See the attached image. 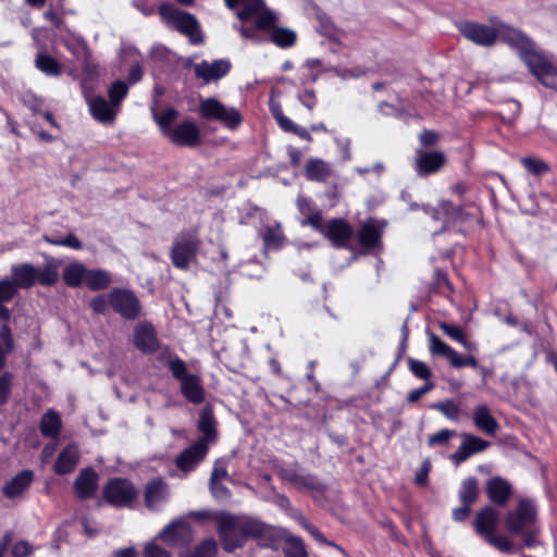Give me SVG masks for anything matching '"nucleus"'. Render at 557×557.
<instances>
[{
  "instance_id": "f8f14e48",
  "label": "nucleus",
  "mask_w": 557,
  "mask_h": 557,
  "mask_svg": "<svg viewBox=\"0 0 557 557\" xmlns=\"http://www.w3.org/2000/svg\"><path fill=\"white\" fill-rule=\"evenodd\" d=\"M446 163L447 158L443 151L419 148L414 152L413 170L420 177L438 173Z\"/></svg>"
},
{
  "instance_id": "e433bc0d",
  "label": "nucleus",
  "mask_w": 557,
  "mask_h": 557,
  "mask_svg": "<svg viewBox=\"0 0 557 557\" xmlns=\"http://www.w3.org/2000/svg\"><path fill=\"white\" fill-rule=\"evenodd\" d=\"M40 433L44 437H58L62 429V420L58 411L49 409L40 419Z\"/></svg>"
},
{
  "instance_id": "9d476101",
  "label": "nucleus",
  "mask_w": 557,
  "mask_h": 557,
  "mask_svg": "<svg viewBox=\"0 0 557 557\" xmlns=\"http://www.w3.org/2000/svg\"><path fill=\"white\" fill-rule=\"evenodd\" d=\"M109 304L113 311L125 320L133 321L140 317L141 305L132 290L113 288L109 293Z\"/></svg>"
},
{
  "instance_id": "a211bd4d",
  "label": "nucleus",
  "mask_w": 557,
  "mask_h": 557,
  "mask_svg": "<svg viewBox=\"0 0 557 557\" xmlns=\"http://www.w3.org/2000/svg\"><path fill=\"white\" fill-rule=\"evenodd\" d=\"M208 453L209 446L196 441L176 456L175 466L183 472L194 471L205 460Z\"/></svg>"
},
{
  "instance_id": "7c9ffc66",
  "label": "nucleus",
  "mask_w": 557,
  "mask_h": 557,
  "mask_svg": "<svg viewBox=\"0 0 557 557\" xmlns=\"http://www.w3.org/2000/svg\"><path fill=\"white\" fill-rule=\"evenodd\" d=\"M33 481L34 472L28 469L22 470L3 485L2 494L10 499L16 498L30 487Z\"/></svg>"
},
{
  "instance_id": "9b49d317",
  "label": "nucleus",
  "mask_w": 557,
  "mask_h": 557,
  "mask_svg": "<svg viewBox=\"0 0 557 557\" xmlns=\"http://www.w3.org/2000/svg\"><path fill=\"white\" fill-rule=\"evenodd\" d=\"M218 534L222 548L227 553H233L245 545L240 522L233 515L224 513L218 519Z\"/></svg>"
},
{
  "instance_id": "774afa93",
  "label": "nucleus",
  "mask_w": 557,
  "mask_h": 557,
  "mask_svg": "<svg viewBox=\"0 0 557 557\" xmlns=\"http://www.w3.org/2000/svg\"><path fill=\"white\" fill-rule=\"evenodd\" d=\"M144 557H171V554L156 543H148L144 548Z\"/></svg>"
},
{
  "instance_id": "bf43d9fd",
  "label": "nucleus",
  "mask_w": 557,
  "mask_h": 557,
  "mask_svg": "<svg viewBox=\"0 0 557 557\" xmlns=\"http://www.w3.org/2000/svg\"><path fill=\"white\" fill-rule=\"evenodd\" d=\"M269 109L273 119L276 121L277 125L283 131L292 120L284 114L282 106L277 101L270 100Z\"/></svg>"
},
{
  "instance_id": "cd10ccee",
  "label": "nucleus",
  "mask_w": 557,
  "mask_h": 557,
  "mask_svg": "<svg viewBox=\"0 0 557 557\" xmlns=\"http://www.w3.org/2000/svg\"><path fill=\"white\" fill-rule=\"evenodd\" d=\"M296 206L299 213L304 216L301 225H310L317 231H322V212L315 208V203L309 197L299 195L296 199Z\"/></svg>"
},
{
  "instance_id": "4c0bfd02",
  "label": "nucleus",
  "mask_w": 557,
  "mask_h": 557,
  "mask_svg": "<svg viewBox=\"0 0 557 557\" xmlns=\"http://www.w3.org/2000/svg\"><path fill=\"white\" fill-rule=\"evenodd\" d=\"M35 66L47 76L58 77L62 74V64L45 51L37 52Z\"/></svg>"
},
{
  "instance_id": "052dcab7",
  "label": "nucleus",
  "mask_w": 557,
  "mask_h": 557,
  "mask_svg": "<svg viewBox=\"0 0 557 557\" xmlns=\"http://www.w3.org/2000/svg\"><path fill=\"white\" fill-rule=\"evenodd\" d=\"M419 143L422 147V149H429V148H433L435 147L440 139H441V135L436 132V131H433V129H423L420 134H419Z\"/></svg>"
},
{
  "instance_id": "5fc2aeb1",
  "label": "nucleus",
  "mask_w": 557,
  "mask_h": 557,
  "mask_svg": "<svg viewBox=\"0 0 557 557\" xmlns=\"http://www.w3.org/2000/svg\"><path fill=\"white\" fill-rule=\"evenodd\" d=\"M408 366L410 372L418 379L424 380L425 382L431 381L432 371L428 364L421 360L413 358L408 359Z\"/></svg>"
},
{
  "instance_id": "a878e982",
  "label": "nucleus",
  "mask_w": 557,
  "mask_h": 557,
  "mask_svg": "<svg viewBox=\"0 0 557 557\" xmlns=\"http://www.w3.org/2000/svg\"><path fill=\"white\" fill-rule=\"evenodd\" d=\"M383 230L377 226L375 220L363 223L357 234L359 245L367 251L382 247Z\"/></svg>"
},
{
  "instance_id": "864d4df0",
  "label": "nucleus",
  "mask_w": 557,
  "mask_h": 557,
  "mask_svg": "<svg viewBox=\"0 0 557 557\" xmlns=\"http://www.w3.org/2000/svg\"><path fill=\"white\" fill-rule=\"evenodd\" d=\"M521 164L529 173L536 176L543 175L549 171V165L546 162L533 157L522 158Z\"/></svg>"
},
{
  "instance_id": "1a4fd4ad",
  "label": "nucleus",
  "mask_w": 557,
  "mask_h": 557,
  "mask_svg": "<svg viewBox=\"0 0 557 557\" xmlns=\"http://www.w3.org/2000/svg\"><path fill=\"white\" fill-rule=\"evenodd\" d=\"M544 87L557 91V67L535 48L521 60Z\"/></svg>"
},
{
  "instance_id": "c756f323",
  "label": "nucleus",
  "mask_w": 557,
  "mask_h": 557,
  "mask_svg": "<svg viewBox=\"0 0 557 557\" xmlns=\"http://www.w3.org/2000/svg\"><path fill=\"white\" fill-rule=\"evenodd\" d=\"M457 205L451 200L442 199L436 206L422 205L421 209L429 215L433 221L442 222L444 230H449V223L454 218V211Z\"/></svg>"
},
{
  "instance_id": "6ab92c4d",
  "label": "nucleus",
  "mask_w": 557,
  "mask_h": 557,
  "mask_svg": "<svg viewBox=\"0 0 557 557\" xmlns=\"http://www.w3.org/2000/svg\"><path fill=\"white\" fill-rule=\"evenodd\" d=\"M321 233L331 242L335 248H347L352 237V227L341 218L332 219L325 226L322 225Z\"/></svg>"
},
{
  "instance_id": "39448f33",
  "label": "nucleus",
  "mask_w": 557,
  "mask_h": 557,
  "mask_svg": "<svg viewBox=\"0 0 557 557\" xmlns=\"http://www.w3.org/2000/svg\"><path fill=\"white\" fill-rule=\"evenodd\" d=\"M139 490L127 478L109 479L101 493V502L115 509H133L137 503Z\"/></svg>"
},
{
  "instance_id": "f03ea898",
  "label": "nucleus",
  "mask_w": 557,
  "mask_h": 557,
  "mask_svg": "<svg viewBox=\"0 0 557 557\" xmlns=\"http://www.w3.org/2000/svg\"><path fill=\"white\" fill-rule=\"evenodd\" d=\"M277 16L271 10L264 11L251 25H242L239 34L243 38L253 42H262L261 32H270V41L282 49H287L296 44L297 35L294 30L276 26Z\"/></svg>"
},
{
  "instance_id": "c85d7f7f",
  "label": "nucleus",
  "mask_w": 557,
  "mask_h": 557,
  "mask_svg": "<svg viewBox=\"0 0 557 557\" xmlns=\"http://www.w3.org/2000/svg\"><path fill=\"white\" fill-rule=\"evenodd\" d=\"M497 523L498 511L492 506H485L476 512L473 525L475 532L486 539L496 531Z\"/></svg>"
},
{
  "instance_id": "4468645a",
  "label": "nucleus",
  "mask_w": 557,
  "mask_h": 557,
  "mask_svg": "<svg viewBox=\"0 0 557 557\" xmlns=\"http://www.w3.org/2000/svg\"><path fill=\"white\" fill-rule=\"evenodd\" d=\"M280 478L297 487L309 491L314 499L322 497L327 491V485L311 473H299L293 469H282Z\"/></svg>"
},
{
  "instance_id": "aec40b11",
  "label": "nucleus",
  "mask_w": 557,
  "mask_h": 557,
  "mask_svg": "<svg viewBox=\"0 0 557 557\" xmlns=\"http://www.w3.org/2000/svg\"><path fill=\"white\" fill-rule=\"evenodd\" d=\"M99 483V474L92 467L82 469L76 476L73 488L78 499L87 500L95 496Z\"/></svg>"
},
{
  "instance_id": "412c9836",
  "label": "nucleus",
  "mask_w": 557,
  "mask_h": 557,
  "mask_svg": "<svg viewBox=\"0 0 557 557\" xmlns=\"http://www.w3.org/2000/svg\"><path fill=\"white\" fill-rule=\"evenodd\" d=\"M134 345L144 354H154L160 348V341L152 324L141 323L134 329Z\"/></svg>"
},
{
  "instance_id": "7ed1b4c3",
  "label": "nucleus",
  "mask_w": 557,
  "mask_h": 557,
  "mask_svg": "<svg viewBox=\"0 0 557 557\" xmlns=\"http://www.w3.org/2000/svg\"><path fill=\"white\" fill-rule=\"evenodd\" d=\"M202 242L197 230H185L180 232L170 248V259L174 268L187 271L191 263L197 261L198 252Z\"/></svg>"
},
{
  "instance_id": "2eb2a0df",
  "label": "nucleus",
  "mask_w": 557,
  "mask_h": 557,
  "mask_svg": "<svg viewBox=\"0 0 557 557\" xmlns=\"http://www.w3.org/2000/svg\"><path fill=\"white\" fill-rule=\"evenodd\" d=\"M460 34L468 40L483 47L493 46L498 38V30L476 22H463L459 25Z\"/></svg>"
},
{
  "instance_id": "13d9d810",
  "label": "nucleus",
  "mask_w": 557,
  "mask_h": 557,
  "mask_svg": "<svg viewBox=\"0 0 557 557\" xmlns=\"http://www.w3.org/2000/svg\"><path fill=\"white\" fill-rule=\"evenodd\" d=\"M491 545L495 546L502 553L511 554L515 552L513 544L504 535H497L495 532L485 539Z\"/></svg>"
},
{
  "instance_id": "8fccbe9b",
  "label": "nucleus",
  "mask_w": 557,
  "mask_h": 557,
  "mask_svg": "<svg viewBox=\"0 0 557 557\" xmlns=\"http://www.w3.org/2000/svg\"><path fill=\"white\" fill-rule=\"evenodd\" d=\"M430 408L440 411L450 421H458L460 418V408L453 399L433 403Z\"/></svg>"
},
{
  "instance_id": "6e6552de",
  "label": "nucleus",
  "mask_w": 557,
  "mask_h": 557,
  "mask_svg": "<svg viewBox=\"0 0 557 557\" xmlns=\"http://www.w3.org/2000/svg\"><path fill=\"white\" fill-rule=\"evenodd\" d=\"M158 12L160 16L172 24L176 30L188 36L193 44H202V36L199 34L196 36L199 32V23L195 15L181 11L171 3H161L158 8Z\"/></svg>"
},
{
  "instance_id": "0e129e2a",
  "label": "nucleus",
  "mask_w": 557,
  "mask_h": 557,
  "mask_svg": "<svg viewBox=\"0 0 557 557\" xmlns=\"http://www.w3.org/2000/svg\"><path fill=\"white\" fill-rule=\"evenodd\" d=\"M434 388H435V384L432 381L424 382V384L421 387L411 389L408 393L406 399H407L408 403H417L425 394H428L429 392H431Z\"/></svg>"
},
{
  "instance_id": "3c124183",
  "label": "nucleus",
  "mask_w": 557,
  "mask_h": 557,
  "mask_svg": "<svg viewBox=\"0 0 557 557\" xmlns=\"http://www.w3.org/2000/svg\"><path fill=\"white\" fill-rule=\"evenodd\" d=\"M178 116V111L174 107H169L163 110L160 114H154V121L159 125L161 133L166 137L170 133L169 129H173L171 126L172 122Z\"/></svg>"
},
{
  "instance_id": "4d7b16f0",
  "label": "nucleus",
  "mask_w": 557,
  "mask_h": 557,
  "mask_svg": "<svg viewBox=\"0 0 557 557\" xmlns=\"http://www.w3.org/2000/svg\"><path fill=\"white\" fill-rule=\"evenodd\" d=\"M44 239L45 242L53 246H63L75 250H81L83 248L82 242L72 233L67 234L64 238L60 239H54L45 235Z\"/></svg>"
},
{
  "instance_id": "69168bd1",
  "label": "nucleus",
  "mask_w": 557,
  "mask_h": 557,
  "mask_svg": "<svg viewBox=\"0 0 557 557\" xmlns=\"http://www.w3.org/2000/svg\"><path fill=\"white\" fill-rule=\"evenodd\" d=\"M16 293L17 288L12 281H0V302H8L12 300Z\"/></svg>"
},
{
  "instance_id": "e2e57ef3",
  "label": "nucleus",
  "mask_w": 557,
  "mask_h": 557,
  "mask_svg": "<svg viewBox=\"0 0 557 557\" xmlns=\"http://www.w3.org/2000/svg\"><path fill=\"white\" fill-rule=\"evenodd\" d=\"M453 435L454 431H450L448 429H442L438 432L429 436L428 444L431 447L446 445Z\"/></svg>"
},
{
  "instance_id": "4be33fe9",
  "label": "nucleus",
  "mask_w": 557,
  "mask_h": 557,
  "mask_svg": "<svg viewBox=\"0 0 557 557\" xmlns=\"http://www.w3.org/2000/svg\"><path fill=\"white\" fill-rule=\"evenodd\" d=\"M81 460V451L76 444L70 443L59 453L54 463L53 471L58 475L73 473Z\"/></svg>"
},
{
  "instance_id": "37998d69",
  "label": "nucleus",
  "mask_w": 557,
  "mask_h": 557,
  "mask_svg": "<svg viewBox=\"0 0 557 557\" xmlns=\"http://www.w3.org/2000/svg\"><path fill=\"white\" fill-rule=\"evenodd\" d=\"M429 350L432 356L442 357L449 361L451 364V359L456 356V350L451 348L448 344L441 339L438 335L433 332H429Z\"/></svg>"
},
{
  "instance_id": "de8ad7c7",
  "label": "nucleus",
  "mask_w": 557,
  "mask_h": 557,
  "mask_svg": "<svg viewBox=\"0 0 557 557\" xmlns=\"http://www.w3.org/2000/svg\"><path fill=\"white\" fill-rule=\"evenodd\" d=\"M432 290L434 293L448 296L454 293V286L448 278L445 270L436 268L433 274Z\"/></svg>"
},
{
  "instance_id": "a18cd8bd",
  "label": "nucleus",
  "mask_w": 557,
  "mask_h": 557,
  "mask_svg": "<svg viewBox=\"0 0 557 557\" xmlns=\"http://www.w3.org/2000/svg\"><path fill=\"white\" fill-rule=\"evenodd\" d=\"M218 544L214 539H205L193 549L183 550L180 557H215Z\"/></svg>"
},
{
  "instance_id": "ddd939ff",
  "label": "nucleus",
  "mask_w": 557,
  "mask_h": 557,
  "mask_svg": "<svg viewBox=\"0 0 557 557\" xmlns=\"http://www.w3.org/2000/svg\"><path fill=\"white\" fill-rule=\"evenodd\" d=\"M240 530L243 532L245 543L249 540L258 541L261 547L274 548L278 539L272 527L255 519H247L240 522Z\"/></svg>"
},
{
  "instance_id": "c9c22d12",
  "label": "nucleus",
  "mask_w": 557,
  "mask_h": 557,
  "mask_svg": "<svg viewBox=\"0 0 557 557\" xmlns=\"http://www.w3.org/2000/svg\"><path fill=\"white\" fill-rule=\"evenodd\" d=\"M87 268L82 262H71L63 272L62 278L67 287H81L86 282Z\"/></svg>"
},
{
  "instance_id": "f704fd0d",
  "label": "nucleus",
  "mask_w": 557,
  "mask_h": 557,
  "mask_svg": "<svg viewBox=\"0 0 557 557\" xmlns=\"http://www.w3.org/2000/svg\"><path fill=\"white\" fill-rule=\"evenodd\" d=\"M259 235L263 240V246L265 249L278 250L284 246L286 242V237L280 223L265 225L260 231Z\"/></svg>"
},
{
  "instance_id": "49530a36",
  "label": "nucleus",
  "mask_w": 557,
  "mask_h": 557,
  "mask_svg": "<svg viewBox=\"0 0 557 557\" xmlns=\"http://www.w3.org/2000/svg\"><path fill=\"white\" fill-rule=\"evenodd\" d=\"M305 174L309 181L323 182L330 175V169L323 160L310 159L306 164Z\"/></svg>"
},
{
  "instance_id": "20e7f679",
  "label": "nucleus",
  "mask_w": 557,
  "mask_h": 557,
  "mask_svg": "<svg viewBox=\"0 0 557 557\" xmlns=\"http://www.w3.org/2000/svg\"><path fill=\"white\" fill-rule=\"evenodd\" d=\"M166 366L172 376L180 382V389L183 397L194 404L199 405L206 399V391L201 383V377L189 373L186 362L178 356L170 358Z\"/></svg>"
},
{
  "instance_id": "79ce46f5",
  "label": "nucleus",
  "mask_w": 557,
  "mask_h": 557,
  "mask_svg": "<svg viewBox=\"0 0 557 557\" xmlns=\"http://www.w3.org/2000/svg\"><path fill=\"white\" fill-rule=\"evenodd\" d=\"M267 10L269 9L265 7L264 0H246L242 9L238 10L237 17L244 23L243 25H248L247 22L253 17L257 20Z\"/></svg>"
},
{
  "instance_id": "2f4dec72",
  "label": "nucleus",
  "mask_w": 557,
  "mask_h": 557,
  "mask_svg": "<svg viewBox=\"0 0 557 557\" xmlns=\"http://www.w3.org/2000/svg\"><path fill=\"white\" fill-rule=\"evenodd\" d=\"M91 116L103 124H112L117 115L119 109L107 101L102 96H96L89 100Z\"/></svg>"
},
{
  "instance_id": "a19ab883",
  "label": "nucleus",
  "mask_w": 557,
  "mask_h": 557,
  "mask_svg": "<svg viewBox=\"0 0 557 557\" xmlns=\"http://www.w3.org/2000/svg\"><path fill=\"white\" fill-rule=\"evenodd\" d=\"M479 481L475 476H468L461 481L458 496L461 504L473 505L479 498Z\"/></svg>"
},
{
  "instance_id": "423d86ee",
  "label": "nucleus",
  "mask_w": 557,
  "mask_h": 557,
  "mask_svg": "<svg viewBox=\"0 0 557 557\" xmlns=\"http://www.w3.org/2000/svg\"><path fill=\"white\" fill-rule=\"evenodd\" d=\"M12 282L16 288L28 289L36 283L42 286H52L59 281V272L57 265L52 263L46 264L42 269H38L30 263H20L12 267Z\"/></svg>"
},
{
  "instance_id": "f3484780",
  "label": "nucleus",
  "mask_w": 557,
  "mask_h": 557,
  "mask_svg": "<svg viewBox=\"0 0 557 557\" xmlns=\"http://www.w3.org/2000/svg\"><path fill=\"white\" fill-rule=\"evenodd\" d=\"M231 69L232 64L227 59H218L212 62L202 60L194 65V73L197 78L202 79L205 84H209L225 77Z\"/></svg>"
},
{
  "instance_id": "0eeeda50",
  "label": "nucleus",
  "mask_w": 557,
  "mask_h": 557,
  "mask_svg": "<svg viewBox=\"0 0 557 557\" xmlns=\"http://www.w3.org/2000/svg\"><path fill=\"white\" fill-rule=\"evenodd\" d=\"M201 120L219 122L230 131H236L243 124V115L235 107H226L214 97L201 99L198 106Z\"/></svg>"
},
{
  "instance_id": "680f3d73",
  "label": "nucleus",
  "mask_w": 557,
  "mask_h": 557,
  "mask_svg": "<svg viewBox=\"0 0 557 557\" xmlns=\"http://www.w3.org/2000/svg\"><path fill=\"white\" fill-rule=\"evenodd\" d=\"M12 374L10 372H4L0 375V406H3L8 403L11 386H12Z\"/></svg>"
},
{
  "instance_id": "ea45409f",
  "label": "nucleus",
  "mask_w": 557,
  "mask_h": 557,
  "mask_svg": "<svg viewBox=\"0 0 557 557\" xmlns=\"http://www.w3.org/2000/svg\"><path fill=\"white\" fill-rule=\"evenodd\" d=\"M111 275L102 269H87L85 285L94 292L107 289L111 284Z\"/></svg>"
},
{
  "instance_id": "6e6d98bb",
  "label": "nucleus",
  "mask_w": 557,
  "mask_h": 557,
  "mask_svg": "<svg viewBox=\"0 0 557 557\" xmlns=\"http://www.w3.org/2000/svg\"><path fill=\"white\" fill-rule=\"evenodd\" d=\"M462 442L471 456L485 450L490 446L487 441L471 434H465Z\"/></svg>"
},
{
  "instance_id": "338daca9",
  "label": "nucleus",
  "mask_w": 557,
  "mask_h": 557,
  "mask_svg": "<svg viewBox=\"0 0 557 557\" xmlns=\"http://www.w3.org/2000/svg\"><path fill=\"white\" fill-rule=\"evenodd\" d=\"M450 366L456 369H461L465 367L476 369L479 367V362L476 358L472 355L461 356L458 352H456L455 358L451 359Z\"/></svg>"
},
{
  "instance_id": "58836bf2",
  "label": "nucleus",
  "mask_w": 557,
  "mask_h": 557,
  "mask_svg": "<svg viewBox=\"0 0 557 557\" xmlns=\"http://www.w3.org/2000/svg\"><path fill=\"white\" fill-rule=\"evenodd\" d=\"M440 327L449 338H451L453 341L462 345V347L466 350H468L470 352L476 351V349H478L476 343L469 341L467 334L460 326L449 324L446 322H442L440 324Z\"/></svg>"
},
{
  "instance_id": "09e8293b",
  "label": "nucleus",
  "mask_w": 557,
  "mask_h": 557,
  "mask_svg": "<svg viewBox=\"0 0 557 557\" xmlns=\"http://www.w3.org/2000/svg\"><path fill=\"white\" fill-rule=\"evenodd\" d=\"M297 521L318 543L343 550V548L334 541L327 540L325 535L305 516L299 515L297 517Z\"/></svg>"
},
{
  "instance_id": "603ef678",
  "label": "nucleus",
  "mask_w": 557,
  "mask_h": 557,
  "mask_svg": "<svg viewBox=\"0 0 557 557\" xmlns=\"http://www.w3.org/2000/svg\"><path fill=\"white\" fill-rule=\"evenodd\" d=\"M128 94V85L123 81H115L108 90L109 100L116 109L120 108L122 101Z\"/></svg>"
},
{
  "instance_id": "393cba45",
  "label": "nucleus",
  "mask_w": 557,
  "mask_h": 557,
  "mask_svg": "<svg viewBox=\"0 0 557 557\" xmlns=\"http://www.w3.org/2000/svg\"><path fill=\"white\" fill-rule=\"evenodd\" d=\"M158 539L166 545L176 546L182 543H188L191 540V531L186 523L172 521L162 529L158 534Z\"/></svg>"
},
{
  "instance_id": "dca6fc26",
  "label": "nucleus",
  "mask_w": 557,
  "mask_h": 557,
  "mask_svg": "<svg viewBox=\"0 0 557 557\" xmlns=\"http://www.w3.org/2000/svg\"><path fill=\"white\" fill-rule=\"evenodd\" d=\"M169 131L166 138L176 146L195 148L201 144V132L193 121H183Z\"/></svg>"
},
{
  "instance_id": "b1692460",
  "label": "nucleus",
  "mask_w": 557,
  "mask_h": 557,
  "mask_svg": "<svg viewBox=\"0 0 557 557\" xmlns=\"http://www.w3.org/2000/svg\"><path fill=\"white\" fill-rule=\"evenodd\" d=\"M485 493L494 505L504 507L512 494V486L506 479L493 476L486 482Z\"/></svg>"
},
{
  "instance_id": "bb28decb",
  "label": "nucleus",
  "mask_w": 557,
  "mask_h": 557,
  "mask_svg": "<svg viewBox=\"0 0 557 557\" xmlns=\"http://www.w3.org/2000/svg\"><path fill=\"white\" fill-rule=\"evenodd\" d=\"M498 36L503 41L518 51L521 60L534 49V42L523 33L515 28L505 27L504 29H499Z\"/></svg>"
},
{
  "instance_id": "473e14b6",
  "label": "nucleus",
  "mask_w": 557,
  "mask_h": 557,
  "mask_svg": "<svg viewBox=\"0 0 557 557\" xmlns=\"http://www.w3.org/2000/svg\"><path fill=\"white\" fill-rule=\"evenodd\" d=\"M474 425L487 435H495L499 429L497 420L491 414L486 405H479L473 412Z\"/></svg>"
},
{
  "instance_id": "72a5a7b5",
  "label": "nucleus",
  "mask_w": 557,
  "mask_h": 557,
  "mask_svg": "<svg viewBox=\"0 0 557 557\" xmlns=\"http://www.w3.org/2000/svg\"><path fill=\"white\" fill-rule=\"evenodd\" d=\"M166 494L168 485L161 478L150 480L144 491L145 506L153 508L156 503L166 498Z\"/></svg>"
},
{
  "instance_id": "f257e3e1",
  "label": "nucleus",
  "mask_w": 557,
  "mask_h": 557,
  "mask_svg": "<svg viewBox=\"0 0 557 557\" xmlns=\"http://www.w3.org/2000/svg\"><path fill=\"white\" fill-rule=\"evenodd\" d=\"M505 525L510 534L522 537L525 547L539 545L541 530L537 525V511L531 499H520L516 509L507 513Z\"/></svg>"
},
{
  "instance_id": "c03bdc74",
  "label": "nucleus",
  "mask_w": 557,
  "mask_h": 557,
  "mask_svg": "<svg viewBox=\"0 0 557 557\" xmlns=\"http://www.w3.org/2000/svg\"><path fill=\"white\" fill-rule=\"evenodd\" d=\"M474 223L483 226L482 212L479 211V213L476 214L474 212L468 211L466 206L462 205L455 230L458 233L465 235L470 230H472Z\"/></svg>"
},
{
  "instance_id": "5701e85b",
  "label": "nucleus",
  "mask_w": 557,
  "mask_h": 557,
  "mask_svg": "<svg viewBox=\"0 0 557 557\" xmlns=\"http://www.w3.org/2000/svg\"><path fill=\"white\" fill-rule=\"evenodd\" d=\"M216 420L214 417L213 407L207 404L199 412V420L197 424L198 431L202 434L197 441L209 445L215 443L218 440Z\"/></svg>"
}]
</instances>
